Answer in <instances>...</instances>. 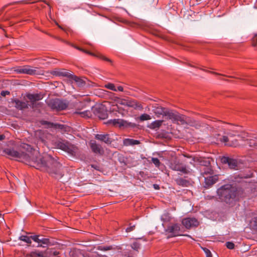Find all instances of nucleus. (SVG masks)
I'll use <instances>...</instances> for the list:
<instances>
[{"label": "nucleus", "mask_w": 257, "mask_h": 257, "mask_svg": "<svg viewBox=\"0 0 257 257\" xmlns=\"http://www.w3.org/2000/svg\"><path fill=\"white\" fill-rule=\"evenodd\" d=\"M44 124H48L49 125V127H54L55 128H58L60 130H63L65 128V125L63 124H58V123H51V122H49L47 121H45V123H44Z\"/></svg>", "instance_id": "c756f323"}, {"label": "nucleus", "mask_w": 257, "mask_h": 257, "mask_svg": "<svg viewBox=\"0 0 257 257\" xmlns=\"http://www.w3.org/2000/svg\"><path fill=\"white\" fill-rule=\"evenodd\" d=\"M2 214L1 213H0V218L2 217Z\"/></svg>", "instance_id": "bf43d9fd"}, {"label": "nucleus", "mask_w": 257, "mask_h": 257, "mask_svg": "<svg viewBox=\"0 0 257 257\" xmlns=\"http://www.w3.org/2000/svg\"><path fill=\"white\" fill-rule=\"evenodd\" d=\"M182 118L183 120L181 121L180 124L183 125L186 124L190 126H194L196 128H198L201 126L200 123L189 117L183 114Z\"/></svg>", "instance_id": "2eb2a0df"}, {"label": "nucleus", "mask_w": 257, "mask_h": 257, "mask_svg": "<svg viewBox=\"0 0 257 257\" xmlns=\"http://www.w3.org/2000/svg\"><path fill=\"white\" fill-rule=\"evenodd\" d=\"M182 115L183 114L168 108L166 112L165 117L166 119L171 120L173 123L180 124L181 121L183 120Z\"/></svg>", "instance_id": "0eeeda50"}, {"label": "nucleus", "mask_w": 257, "mask_h": 257, "mask_svg": "<svg viewBox=\"0 0 257 257\" xmlns=\"http://www.w3.org/2000/svg\"><path fill=\"white\" fill-rule=\"evenodd\" d=\"M250 226L251 229L257 230V217L253 218L250 222Z\"/></svg>", "instance_id": "2f4dec72"}, {"label": "nucleus", "mask_w": 257, "mask_h": 257, "mask_svg": "<svg viewBox=\"0 0 257 257\" xmlns=\"http://www.w3.org/2000/svg\"><path fill=\"white\" fill-rule=\"evenodd\" d=\"M39 246H42V244H39L38 245V247H39ZM43 247H44V246H43Z\"/></svg>", "instance_id": "6e6d98bb"}, {"label": "nucleus", "mask_w": 257, "mask_h": 257, "mask_svg": "<svg viewBox=\"0 0 257 257\" xmlns=\"http://www.w3.org/2000/svg\"><path fill=\"white\" fill-rule=\"evenodd\" d=\"M182 224L187 229L194 227H197L199 225V222L195 218L188 217L183 219L182 221Z\"/></svg>", "instance_id": "4468645a"}, {"label": "nucleus", "mask_w": 257, "mask_h": 257, "mask_svg": "<svg viewBox=\"0 0 257 257\" xmlns=\"http://www.w3.org/2000/svg\"><path fill=\"white\" fill-rule=\"evenodd\" d=\"M22 148L26 150L27 152H18L14 149H7L5 150L6 154L10 157L16 159L30 166L40 168L43 167L41 163H38L37 158L39 153L33 150L30 145L24 144Z\"/></svg>", "instance_id": "f257e3e1"}, {"label": "nucleus", "mask_w": 257, "mask_h": 257, "mask_svg": "<svg viewBox=\"0 0 257 257\" xmlns=\"http://www.w3.org/2000/svg\"><path fill=\"white\" fill-rule=\"evenodd\" d=\"M177 184L181 186L188 187L190 185V182L183 178H179L176 180Z\"/></svg>", "instance_id": "c85d7f7f"}, {"label": "nucleus", "mask_w": 257, "mask_h": 257, "mask_svg": "<svg viewBox=\"0 0 257 257\" xmlns=\"http://www.w3.org/2000/svg\"><path fill=\"white\" fill-rule=\"evenodd\" d=\"M5 138V136L4 135H0V141H2L4 140Z\"/></svg>", "instance_id": "3c124183"}, {"label": "nucleus", "mask_w": 257, "mask_h": 257, "mask_svg": "<svg viewBox=\"0 0 257 257\" xmlns=\"http://www.w3.org/2000/svg\"><path fill=\"white\" fill-rule=\"evenodd\" d=\"M205 188H209L215 184L218 180L217 175L211 176L209 177H205Z\"/></svg>", "instance_id": "a211bd4d"}, {"label": "nucleus", "mask_w": 257, "mask_h": 257, "mask_svg": "<svg viewBox=\"0 0 257 257\" xmlns=\"http://www.w3.org/2000/svg\"><path fill=\"white\" fill-rule=\"evenodd\" d=\"M88 112L87 111H84V112H76L75 113H77V114H80L82 116H84L85 115V114L86 115H87V113Z\"/></svg>", "instance_id": "de8ad7c7"}, {"label": "nucleus", "mask_w": 257, "mask_h": 257, "mask_svg": "<svg viewBox=\"0 0 257 257\" xmlns=\"http://www.w3.org/2000/svg\"><path fill=\"white\" fill-rule=\"evenodd\" d=\"M154 188L156 189H158L159 188V186L157 184L154 185Z\"/></svg>", "instance_id": "864d4df0"}, {"label": "nucleus", "mask_w": 257, "mask_h": 257, "mask_svg": "<svg viewBox=\"0 0 257 257\" xmlns=\"http://www.w3.org/2000/svg\"><path fill=\"white\" fill-rule=\"evenodd\" d=\"M46 256L47 257L56 256L58 257L60 254L59 251L54 250L53 248H47L45 250Z\"/></svg>", "instance_id": "cd10ccee"}, {"label": "nucleus", "mask_w": 257, "mask_h": 257, "mask_svg": "<svg viewBox=\"0 0 257 257\" xmlns=\"http://www.w3.org/2000/svg\"><path fill=\"white\" fill-rule=\"evenodd\" d=\"M10 94V92L8 91H2L1 95L3 96H6L7 95Z\"/></svg>", "instance_id": "49530a36"}, {"label": "nucleus", "mask_w": 257, "mask_h": 257, "mask_svg": "<svg viewBox=\"0 0 257 257\" xmlns=\"http://www.w3.org/2000/svg\"><path fill=\"white\" fill-rule=\"evenodd\" d=\"M170 168L173 170L180 171L184 174H188L189 172L186 166L176 159L170 163Z\"/></svg>", "instance_id": "9b49d317"}, {"label": "nucleus", "mask_w": 257, "mask_h": 257, "mask_svg": "<svg viewBox=\"0 0 257 257\" xmlns=\"http://www.w3.org/2000/svg\"><path fill=\"white\" fill-rule=\"evenodd\" d=\"M46 4H47V5L49 6V3L46 1H43Z\"/></svg>", "instance_id": "5fc2aeb1"}, {"label": "nucleus", "mask_w": 257, "mask_h": 257, "mask_svg": "<svg viewBox=\"0 0 257 257\" xmlns=\"http://www.w3.org/2000/svg\"><path fill=\"white\" fill-rule=\"evenodd\" d=\"M47 103L52 109L57 111L64 110L68 106V103L59 99H50Z\"/></svg>", "instance_id": "423d86ee"}, {"label": "nucleus", "mask_w": 257, "mask_h": 257, "mask_svg": "<svg viewBox=\"0 0 257 257\" xmlns=\"http://www.w3.org/2000/svg\"><path fill=\"white\" fill-rule=\"evenodd\" d=\"M26 97L31 102L32 107L34 108L35 102L41 100L43 98V95L41 93H28Z\"/></svg>", "instance_id": "dca6fc26"}, {"label": "nucleus", "mask_w": 257, "mask_h": 257, "mask_svg": "<svg viewBox=\"0 0 257 257\" xmlns=\"http://www.w3.org/2000/svg\"><path fill=\"white\" fill-rule=\"evenodd\" d=\"M106 115H107L106 114H103V116H101L99 115L98 116L101 119H104L106 117Z\"/></svg>", "instance_id": "8fccbe9b"}, {"label": "nucleus", "mask_w": 257, "mask_h": 257, "mask_svg": "<svg viewBox=\"0 0 257 257\" xmlns=\"http://www.w3.org/2000/svg\"><path fill=\"white\" fill-rule=\"evenodd\" d=\"M117 89V91L122 92L123 91V88L121 86H119L117 88H116Z\"/></svg>", "instance_id": "09e8293b"}, {"label": "nucleus", "mask_w": 257, "mask_h": 257, "mask_svg": "<svg viewBox=\"0 0 257 257\" xmlns=\"http://www.w3.org/2000/svg\"><path fill=\"white\" fill-rule=\"evenodd\" d=\"M31 240H33L34 241L39 243V238L38 235L31 236Z\"/></svg>", "instance_id": "c03bdc74"}, {"label": "nucleus", "mask_w": 257, "mask_h": 257, "mask_svg": "<svg viewBox=\"0 0 257 257\" xmlns=\"http://www.w3.org/2000/svg\"><path fill=\"white\" fill-rule=\"evenodd\" d=\"M89 145L92 151L95 154L102 155L104 151L102 147L97 144L95 141L91 140L89 142Z\"/></svg>", "instance_id": "f3484780"}, {"label": "nucleus", "mask_w": 257, "mask_h": 257, "mask_svg": "<svg viewBox=\"0 0 257 257\" xmlns=\"http://www.w3.org/2000/svg\"><path fill=\"white\" fill-rule=\"evenodd\" d=\"M36 67H33L29 65L19 67L16 71L20 74H26L29 75H35L37 73Z\"/></svg>", "instance_id": "ddd939ff"}, {"label": "nucleus", "mask_w": 257, "mask_h": 257, "mask_svg": "<svg viewBox=\"0 0 257 257\" xmlns=\"http://www.w3.org/2000/svg\"><path fill=\"white\" fill-rule=\"evenodd\" d=\"M114 249L112 246H99L98 249L102 251H107Z\"/></svg>", "instance_id": "c9c22d12"}, {"label": "nucleus", "mask_w": 257, "mask_h": 257, "mask_svg": "<svg viewBox=\"0 0 257 257\" xmlns=\"http://www.w3.org/2000/svg\"><path fill=\"white\" fill-rule=\"evenodd\" d=\"M151 119V116L147 113H144L142 114L140 117V119L141 121L147 120Z\"/></svg>", "instance_id": "e433bc0d"}, {"label": "nucleus", "mask_w": 257, "mask_h": 257, "mask_svg": "<svg viewBox=\"0 0 257 257\" xmlns=\"http://www.w3.org/2000/svg\"><path fill=\"white\" fill-rule=\"evenodd\" d=\"M49 138L51 144L54 148L61 149L71 156H75L77 153V147L68 141L52 135H49Z\"/></svg>", "instance_id": "7ed1b4c3"}, {"label": "nucleus", "mask_w": 257, "mask_h": 257, "mask_svg": "<svg viewBox=\"0 0 257 257\" xmlns=\"http://www.w3.org/2000/svg\"><path fill=\"white\" fill-rule=\"evenodd\" d=\"M123 144L125 146H134L140 144V142L132 139H124L123 140Z\"/></svg>", "instance_id": "bb28decb"}, {"label": "nucleus", "mask_w": 257, "mask_h": 257, "mask_svg": "<svg viewBox=\"0 0 257 257\" xmlns=\"http://www.w3.org/2000/svg\"><path fill=\"white\" fill-rule=\"evenodd\" d=\"M222 161L224 163H227L231 169H235L237 166V162L236 160L228 157H224L222 158Z\"/></svg>", "instance_id": "4be33fe9"}, {"label": "nucleus", "mask_w": 257, "mask_h": 257, "mask_svg": "<svg viewBox=\"0 0 257 257\" xmlns=\"http://www.w3.org/2000/svg\"><path fill=\"white\" fill-rule=\"evenodd\" d=\"M152 163L155 165L156 167L159 168L161 163L160 162L159 160L156 158H152Z\"/></svg>", "instance_id": "4c0bfd02"}, {"label": "nucleus", "mask_w": 257, "mask_h": 257, "mask_svg": "<svg viewBox=\"0 0 257 257\" xmlns=\"http://www.w3.org/2000/svg\"><path fill=\"white\" fill-rule=\"evenodd\" d=\"M226 246L228 249H232L234 247V244L232 242H227L226 243Z\"/></svg>", "instance_id": "79ce46f5"}, {"label": "nucleus", "mask_w": 257, "mask_h": 257, "mask_svg": "<svg viewBox=\"0 0 257 257\" xmlns=\"http://www.w3.org/2000/svg\"><path fill=\"white\" fill-rule=\"evenodd\" d=\"M193 161L194 163H197L201 166H204L203 169H201L202 174L204 176L205 175H212L213 174V171L211 169V167L209 166H207V164H209V163H207L203 160V159L201 157H195L193 158Z\"/></svg>", "instance_id": "6e6552de"}, {"label": "nucleus", "mask_w": 257, "mask_h": 257, "mask_svg": "<svg viewBox=\"0 0 257 257\" xmlns=\"http://www.w3.org/2000/svg\"><path fill=\"white\" fill-rule=\"evenodd\" d=\"M119 103L123 105L132 107L135 109L142 110L143 107L142 105L138 101L132 99H121L119 100Z\"/></svg>", "instance_id": "1a4fd4ad"}, {"label": "nucleus", "mask_w": 257, "mask_h": 257, "mask_svg": "<svg viewBox=\"0 0 257 257\" xmlns=\"http://www.w3.org/2000/svg\"><path fill=\"white\" fill-rule=\"evenodd\" d=\"M247 143L250 147L255 146L256 145L255 140L253 139L247 140Z\"/></svg>", "instance_id": "37998d69"}, {"label": "nucleus", "mask_w": 257, "mask_h": 257, "mask_svg": "<svg viewBox=\"0 0 257 257\" xmlns=\"http://www.w3.org/2000/svg\"><path fill=\"white\" fill-rule=\"evenodd\" d=\"M78 50H79L86 54H89L90 55H92V56H95V57H98L104 61H107V62H110V63H112V61L107 58L106 57H105V56L102 55L101 54L99 53H91V52H90L87 50H85L83 49H81V48H80L79 47H76Z\"/></svg>", "instance_id": "aec40b11"}, {"label": "nucleus", "mask_w": 257, "mask_h": 257, "mask_svg": "<svg viewBox=\"0 0 257 257\" xmlns=\"http://www.w3.org/2000/svg\"><path fill=\"white\" fill-rule=\"evenodd\" d=\"M37 160L38 163H42V165L44 166V167H35L37 169L47 172L56 179H59L63 176L62 165L51 156L45 155L41 157L38 155Z\"/></svg>", "instance_id": "f03ea898"}, {"label": "nucleus", "mask_w": 257, "mask_h": 257, "mask_svg": "<svg viewBox=\"0 0 257 257\" xmlns=\"http://www.w3.org/2000/svg\"><path fill=\"white\" fill-rule=\"evenodd\" d=\"M45 250L40 251L39 250H35L31 252L30 253L26 255L27 257H47L46 256Z\"/></svg>", "instance_id": "393cba45"}, {"label": "nucleus", "mask_w": 257, "mask_h": 257, "mask_svg": "<svg viewBox=\"0 0 257 257\" xmlns=\"http://www.w3.org/2000/svg\"><path fill=\"white\" fill-rule=\"evenodd\" d=\"M257 43V36H254L252 39V45L253 46H255Z\"/></svg>", "instance_id": "a18cd8bd"}, {"label": "nucleus", "mask_w": 257, "mask_h": 257, "mask_svg": "<svg viewBox=\"0 0 257 257\" xmlns=\"http://www.w3.org/2000/svg\"><path fill=\"white\" fill-rule=\"evenodd\" d=\"M168 109L167 108L163 107L161 106H158L155 107L154 112L158 117L161 115H163L165 117L166 112L167 111Z\"/></svg>", "instance_id": "b1692460"}, {"label": "nucleus", "mask_w": 257, "mask_h": 257, "mask_svg": "<svg viewBox=\"0 0 257 257\" xmlns=\"http://www.w3.org/2000/svg\"><path fill=\"white\" fill-rule=\"evenodd\" d=\"M69 78L74 80L79 87H82L85 84V82L83 79L75 75L71 74V76H70Z\"/></svg>", "instance_id": "a878e982"}, {"label": "nucleus", "mask_w": 257, "mask_h": 257, "mask_svg": "<svg viewBox=\"0 0 257 257\" xmlns=\"http://www.w3.org/2000/svg\"><path fill=\"white\" fill-rule=\"evenodd\" d=\"M13 102L15 104V107L20 110L28 108L29 104L28 102H24L19 99H15Z\"/></svg>", "instance_id": "5701e85b"}, {"label": "nucleus", "mask_w": 257, "mask_h": 257, "mask_svg": "<svg viewBox=\"0 0 257 257\" xmlns=\"http://www.w3.org/2000/svg\"><path fill=\"white\" fill-rule=\"evenodd\" d=\"M95 138L106 144H110L112 142V139L108 134H96L95 136Z\"/></svg>", "instance_id": "412c9836"}, {"label": "nucleus", "mask_w": 257, "mask_h": 257, "mask_svg": "<svg viewBox=\"0 0 257 257\" xmlns=\"http://www.w3.org/2000/svg\"><path fill=\"white\" fill-rule=\"evenodd\" d=\"M19 239L27 242V243H31V236H28L26 235H22L19 237Z\"/></svg>", "instance_id": "72a5a7b5"}, {"label": "nucleus", "mask_w": 257, "mask_h": 257, "mask_svg": "<svg viewBox=\"0 0 257 257\" xmlns=\"http://www.w3.org/2000/svg\"><path fill=\"white\" fill-rule=\"evenodd\" d=\"M202 249L205 252L206 257H212V254L209 249L206 247L202 248Z\"/></svg>", "instance_id": "ea45409f"}, {"label": "nucleus", "mask_w": 257, "mask_h": 257, "mask_svg": "<svg viewBox=\"0 0 257 257\" xmlns=\"http://www.w3.org/2000/svg\"><path fill=\"white\" fill-rule=\"evenodd\" d=\"M107 123L112 124L113 126H118L120 128L121 127H127L129 126H134V124L128 122L126 120H124L122 119H110L108 121Z\"/></svg>", "instance_id": "f8f14e48"}, {"label": "nucleus", "mask_w": 257, "mask_h": 257, "mask_svg": "<svg viewBox=\"0 0 257 257\" xmlns=\"http://www.w3.org/2000/svg\"><path fill=\"white\" fill-rule=\"evenodd\" d=\"M213 73L215 74H217V75H220L219 74H218L217 73H214L213 72Z\"/></svg>", "instance_id": "13d9d810"}, {"label": "nucleus", "mask_w": 257, "mask_h": 257, "mask_svg": "<svg viewBox=\"0 0 257 257\" xmlns=\"http://www.w3.org/2000/svg\"><path fill=\"white\" fill-rule=\"evenodd\" d=\"M217 193L220 200L229 203L236 198L237 190L232 185L226 184L219 188Z\"/></svg>", "instance_id": "20e7f679"}, {"label": "nucleus", "mask_w": 257, "mask_h": 257, "mask_svg": "<svg viewBox=\"0 0 257 257\" xmlns=\"http://www.w3.org/2000/svg\"><path fill=\"white\" fill-rule=\"evenodd\" d=\"M135 225H132L131 224H130V226L126 228L125 231L126 232H130L131 231H132L135 229Z\"/></svg>", "instance_id": "a19ab883"}, {"label": "nucleus", "mask_w": 257, "mask_h": 257, "mask_svg": "<svg viewBox=\"0 0 257 257\" xmlns=\"http://www.w3.org/2000/svg\"><path fill=\"white\" fill-rule=\"evenodd\" d=\"M131 247L134 250L138 252L141 248V244L138 241H135L132 244Z\"/></svg>", "instance_id": "473e14b6"}, {"label": "nucleus", "mask_w": 257, "mask_h": 257, "mask_svg": "<svg viewBox=\"0 0 257 257\" xmlns=\"http://www.w3.org/2000/svg\"><path fill=\"white\" fill-rule=\"evenodd\" d=\"M180 225L178 223H173L169 225L165 229V232L169 234L168 237H173L181 235Z\"/></svg>", "instance_id": "9d476101"}, {"label": "nucleus", "mask_w": 257, "mask_h": 257, "mask_svg": "<svg viewBox=\"0 0 257 257\" xmlns=\"http://www.w3.org/2000/svg\"><path fill=\"white\" fill-rule=\"evenodd\" d=\"M51 74L53 75L66 77L69 78L71 74L64 69H55L51 72Z\"/></svg>", "instance_id": "6ab92c4d"}, {"label": "nucleus", "mask_w": 257, "mask_h": 257, "mask_svg": "<svg viewBox=\"0 0 257 257\" xmlns=\"http://www.w3.org/2000/svg\"><path fill=\"white\" fill-rule=\"evenodd\" d=\"M226 135L219 139L221 142L224 143L225 145L229 147H236L239 144L237 139H233L234 137H240L239 132L236 129V126H232L229 131L225 133Z\"/></svg>", "instance_id": "39448f33"}, {"label": "nucleus", "mask_w": 257, "mask_h": 257, "mask_svg": "<svg viewBox=\"0 0 257 257\" xmlns=\"http://www.w3.org/2000/svg\"><path fill=\"white\" fill-rule=\"evenodd\" d=\"M163 122V120H155L151 124V128L153 129L159 128L162 125Z\"/></svg>", "instance_id": "7c9ffc66"}, {"label": "nucleus", "mask_w": 257, "mask_h": 257, "mask_svg": "<svg viewBox=\"0 0 257 257\" xmlns=\"http://www.w3.org/2000/svg\"><path fill=\"white\" fill-rule=\"evenodd\" d=\"M183 156H184V157H186V158H191V156H189V155H188L184 154V155H183ZM193 157H192V159H193Z\"/></svg>", "instance_id": "603ef678"}, {"label": "nucleus", "mask_w": 257, "mask_h": 257, "mask_svg": "<svg viewBox=\"0 0 257 257\" xmlns=\"http://www.w3.org/2000/svg\"><path fill=\"white\" fill-rule=\"evenodd\" d=\"M104 87L108 89L113 90L114 91H117L116 87L115 86L114 84L113 83H108L107 84H106L104 85Z\"/></svg>", "instance_id": "f704fd0d"}, {"label": "nucleus", "mask_w": 257, "mask_h": 257, "mask_svg": "<svg viewBox=\"0 0 257 257\" xmlns=\"http://www.w3.org/2000/svg\"><path fill=\"white\" fill-rule=\"evenodd\" d=\"M41 243V244L48 245L50 242V240L48 238H42V239L39 238V243Z\"/></svg>", "instance_id": "58836bf2"}, {"label": "nucleus", "mask_w": 257, "mask_h": 257, "mask_svg": "<svg viewBox=\"0 0 257 257\" xmlns=\"http://www.w3.org/2000/svg\"><path fill=\"white\" fill-rule=\"evenodd\" d=\"M92 167L94 168L95 169H97L98 170V169L96 167H94V165H92Z\"/></svg>", "instance_id": "4d7b16f0"}]
</instances>
